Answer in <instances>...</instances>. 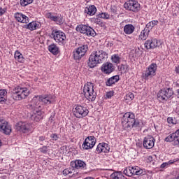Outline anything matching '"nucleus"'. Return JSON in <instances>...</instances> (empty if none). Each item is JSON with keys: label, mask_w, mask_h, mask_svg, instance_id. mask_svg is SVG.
Returning a JSON list of instances; mask_svg holds the SVG:
<instances>
[{"label": "nucleus", "mask_w": 179, "mask_h": 179, "mask_svg": "<svg viewBox=\"0 0 179 179\" xmlns=\"http://www.w3.org/2000/svg\"><path fill=\"white\" fill-rule=\"evenodd\" d=\"M108 58V54L104 50H96L92 52L90 55L87 66L89 68H95L99 64H103Z\"/></svg>", "instance_id": "1"}, {"label": "nucleus", "mask_w": 179, "mask_h": 179, "mask_svg": "<svg viewBox=\"0 0 179 179\" xmlns=\"http://www.w3.org/2000/svg\"><path fill=\"white\" fill-rule=\"evenodd\" d=\"M122 124L124 129H131V128H138L139 127V121H136L135 115L130 112L124 113L122 119Z\"/></svg>", "instance_id": "2"}, {"label": "nucleus", "mask_w": 179, "mask_h": 179, "mask_svg": "<svg viewBox=\"0 0 179 179\" xmlns=\"http://www.w3.org/2000/svg\"><path fill=\"white\" fill-rule=\"evenodd\" d=\"M30 91L26 87H22L20 86L15 87L11 91V97L15 101H20L23 100L29 96Z\"/></svg>", "instance_id": "3"}, {"label": "nucleus", "mask_w": 179, "mask_h": 179, "mask_svg": "<svg viewBox=\"0 0 179 179\" xmlns=\"http://www.w3.org/2000/svg\"><path fill=\"white\" fill-rule=\"evenodd\" d=\"M83 93L89 101H94L97 97V92L94 91L93 83H87L84 85Z\"/></svg>", "instance_id": "4"}, {"label": "nucleus", "mask_w": 179, "mask_h": 179, "mask_svg": "<svg viewBox=\"0 0 179 179\" xmlns=\"http://www.w3.org/2000/svg\"><path fill=\"white\" fill-rule=\"evenodd\" d=\"M123 174L127 177H132V176H145L146 171L138 166H129L124 169Z\"/></svg>", "instance_id": "5"}, {"label": "nucleus", "mask_w": 179, "mask_h": 179, "mask_svg": "<svg viewBox=\"0 0 179 179\" xmlns=\"http://www.w3.org/2000/svg\"><path fill=\"white\" fill-rule=\"evenodd\" d=\"M51 38H54L59 45H65L66 44V36L65 33L61 31L53 30L50 34Z\"/></svg>", "instance_id": "6"}, {"label": "nucleus", "mask_w": 179, "mask_h": 179, "mask_svg": "<svg viewBox=\"0 0 179 179\" xmlns=\"http://www.w3.org/2000/svg\"><path fill=\"white\" fill-rule=\"evenodd\" d=\"M27 107L29 108V110H34V120L36 122L41 121V120L44 117V114L39 109L41 106H40L38 103H36L35 104L29 103L28 104Z\"/></svg>", "instance_id": "7"}, {"label": "nucleus", "mask_w": 179, "mask_h": 179, "mask_svg": "<svg viewBox=\"0 0 179 179\" xmlns=\"http://www.w3.org/2000/svg\"><path fill=\"white\" fill-rule=\"evenodd\" d=\"M88 50L89 45L87 44L80 46L73 52V59H75V61H80V59L85 57Z\"/></svg>", "instance_id": "8"}, {"label": "nucleus", "mask_w": 179, "mask_h": 179, "mask_svg": "<svg viewBox=\"0 0 179 179\" xmlns=\"http://www.w3.org/2000/svg\"><path fill=\"white\" fill-rule=\"evenodd\" d=\"M54 96L52 94H46V95H41L34 96L32 99L31 104H36L37 103V100L43 103V104H45V106H48V104H51L52 101H54Z\"/></svg>", "instance_id": "9"}, {"label": "nucleus", "mask_w": 179, "mask_h": 179, "mask_svg": "<svg viewBox=\"0 0 179 179\" xmlns=\"http://www.w3.org/2000/svg\"><path fill=\"white\" fill-rule=\"evenodd\" d=\"M76 31H79L83 34H85L88 36V37H94L96 36V31L90 26L85 25V24H80L76 27Z\"/></svg>", "instance_id": "10"}, {"label": "nucleus", "mask_w": 179, "mask_h": 179, "mask_svg": "<svg viewBox=\"0 0 179 179\" xmlns=\"http://www.w3.org/2000/svg\"><path fill=\"white\" fill-rule=\"evenodd\" d=\"M73 114L76 118H83L89 114V110L82 105H77L73 109Z\"/></svg>", "instance_id": "11"}, {"label": "nucleus", "mask_w": 179, "mask_h": 179, "mask_svg": "<svg viewBox=\"0 0 179 179\" xmlns=\"http://www.w3.org/2000/svg\"><path fill=\"white\" fill-rule=\"evenodd\" d=\"M174 94V92H173V89L171 88H166L163 89L159 91L157 93V99L159 100V101H167L171 96Z\"/></svg>", "instance_id": "12"}, {"label": "nucleus", "mask_w": 179, "mask_h": 179, "mask_svg": "<svg viewBox=\"0 0 179 179\" xmlns=\"http://www.w3.org/2000/svg\"><path fill=\"white\" fill-rule=\"evenodd\" d=\"M124 8L127 10L136 13L141 10V4L136 0H129L124 3Z\"/></svg>", "instance_id": "13"}, {"label": "nucleus", "mask_w": 179, "mask_h": 179, "mask_svg": "<svg viewBox=\"0 0 179 179\" xmlns=\"http://www.w3.org/2000/svg\"><path fill=\"white\" fill-rule=\"evenodd\" d=\"M0 132L5 135H10L12 132V127L3 119H0Z\"/></svg>", "instance_id": "14"}, {"label": "nucleus", "mask_w": 179, "mask_h": 179, "mask_svg": "<svg viewBox=\"0 0 179 179\" xmlns=\"http://www.w3.org/2000/svg\"><path fill=\"white\" fill-rule=\"evenodd\" d=\"M94 145H96V137L88 136L83 143L82 148L85 150H89V149H92V148L94 147Z\"/></svg>", "instance_id": "15"}, {"label": "nucleus", "mask_w": 179, "mask_h": 179, "mask_svg": "<svg viewBox=\"0 0 179 179\" xmlns=\"http://www.w3.org/2000/svg\"><path fill=\"white\" fill-rule=\"evenodd\" d=\"M30 124L26 122H19L15 125V129L23 134H28V132H30Z\"/></svg>", "instance_id": "16"}, {"label": "nucleus", "mask_w": 179, "mask_h": 179, "mask_svg": "<svg viewBox=\"0 0 179 179\" xmlns=\"http://www.w3.org/2000/svg\"><path fill=\"white\" fill-rule=\"evenodd\" d=\"M162 43L160 41H158L156 38H151V39H148L145 43V48L147 50H152L153 48H157V47H159L161 45Z\"/></svg>", "instance_id": "17"}, {"label": "nucleus", "mask_w": 179, "mask_h": 179, "mask_svg": "<svg viewBox=\"0 0 179 179\" xmlns=\"http://www.w3.org/2000/svg\"><path fill=\"white\" fill-rule=\"evenodd\" d=\"M155 142H156V139L153 136H147L143 139V145L145 149H152L155 146Z\"/></svg>", "instance_id": "18"}, {"label": "nucleus", "mask_w": 179, "mask_h": 179, "mask_svg": "<svg viewBox=\"0 0 179 179\" xmlns=\"http://www.w3.org/2000/svg\"><path fill=\"white\" fill-rule=\"evenodd\" d=\"M156 71H157V64H156V63H152L145 72V78L155 76V75H156Z\"/></svg>", "instance_id": "19"}, {"label": "nucleus", "mask_w": 179, "mask_h": 179, "mask_svg": "<svg viewBox=\"0 0 179 179\" xmlns=\"http://www.w3.org/2000/svg\"><path fill=\"white\" fill-rule=\"evenodd\" d=\"M23 29H27L28 30L33 31V30L41 29V24L37 21H32L27 24H24Z\"/></svg>", "instance_id": "20"}, {"label": "nucleus", "mask_w": 179, "mask_h": 179, "mask_svg": "<svg viewBox=\"0 0 179 179\" xmlns=\"http://www.w3.org/2000/svg\"><path fill=\"white\" fill-rule=\"evenodd\" d=\"M114 65H113L110 62H106L103 64L101 66V71L103 72V73H106L108 75H110L111 72H114L115 71Z\"/></svg>", "instance_id": "21"}, {"label": "nucleus", "mask_w": 179, "mask_h": 179, "mask_svg": "<svg viewBox=\"0 0 179 179\" xmlns=\"http://www.w3.org/2000/svg\"><path fill=\"white\" fill-rule=\"evenodd\" d=\"M71 166L73 167V169H77V170H82L83 169H86V163L80 159H77L74 162H71Z\"/></svg>", "instance_id": "22"}, {"label": "nucleus", "mask_w": 179, "mask_h": 179, "mask_svg": "<svg viewBox=\"0 0 179 179\" xmlns=\"http://www.w3.org/2000/svg\"><path fill=\"white\" fill-rule=\"evenodd\" d=\"M15 19L20 23H29V17L19 13L15 14Z\"/></svg>", "instance_id": "23"}, {"label": "nucleus", "mask_w": 179, "mask_h": 179, "mask_svg": "<svg viewBox=\"0 0 179 179\" xmlns=\"http://www.w3.org/2000/svg\"><path fill=\"white\" fill-rule=\"evenodd\" d=\"M84 12L87 13V15H89V16H93L96 14V12H97V8H96L94 5H91L89 6V7H86Z\"/></svg>", "instance_id": "24"}, {"label": "nucleus", "mask_w": 179, "mask_h": 179, "mask_svg": "<svg viewBox=\"0 0 179 179\" xmlns=\"http://www.w3.org/2000/svg\"><path fill=\"white\" fill-rule=\"evenodd\" d=\"M48 48V51L53 54V55H58L59 54V48L55 43L50 44Z\"/></svg>", "instance_id": "25"}, {"label": "nucleus", "mask_w": 179, "mask_h": 179, "mask_svg": "<svg viewBox=\"0 0 179 179\" xmlns=\"http://www.w3.org/2000/svg\"><path fill=\"white\" fill-rule=\"evenodd\" d=\"M118 80H120V76L116 75L108 79L106 82V86H113V85H115Z\"/></svg>", "instance_id": "26"}, {"label": "nucleus", "mask_w": 179, "mask_h": 179, "mask_svg": "<svg viewBox=\"0 0 179 179\" xmlns=\"http://www.w3.org/2000/svg\"><path fill=\"white\" fill-rule=\"evenodd\" d=\"M124 31L125 34H132L135 31V27L131 24H126L124 27Z\"/></svg>", "instance_id": "27"}, {"label": "nucleus", "mask_w": 179, "mask_h": 179, "mask_svg": "<svg viewBox=\"0 0 179 179\" xmlns=\"http://www.w3.org/2000/svg\"><path fill=\"white\" fill-rule=\"evenodd\" d=\"M165 142H173L175 145H179V138L176 139L173 133L168 136L165 139Z\"/></svg>", "instance_id": "28"}, {"label": "nucleus", "mask_w": 179, "mask_h": 179, "mask_svg": "<svg viewBox=\"0 0 179 179\" xmlns=\"http://www.w3.org/2000/svg\"><path fill=\"white\" fill-rule=\"evenodd\" d=\"M149 33H150V31L148 28H144L139 35V40H146L149 36Z\"/></svg>", "instance_id": "29"}, {"label": "nucleus", "mask_w": 179, "mask_h": 179, "mask_svg": "<svg viewBox=\"0 0 179 179\" xmlns=\"http://www.w3.org/2000/svg\"><path fill=\"white\" fill-rule=\"evenodd\" d=\"M110 178L112 179H127L124 175H122V173L120 171H116L113 172L110 175Z\"/></svg>", "instance_id": "30"}, {"label": "nucleus", "mask_w": 179, "mask_h": 179, "mask_svg": "<svg viewBox=\"0 0 179 179\" xmlns=\"http://www.w3.org/2000/svg\"><path fill=\"white\" fill-rule=\"evenodd\" d=\"M6 94H8L6 90H0V104H5V102L8 100L5 98Z\"/></svg>", "instance_id": "31"}, {"label": "nucleus", "mask_w": 179, "mask_h": 179, "mask_svg": "<svg viewBox=\"0 0 179 179\" xmlns=\"http://www.w3.org/2000/svg\"><path fill=\"white\" fill-rule=\"evenodd\" d=\"M15 59L18 61L19 62L23 63L24 62V57H23V55L19 52V50H16L14 55Z\"/></svg>", "instance_id": "32"}, {"label": "nucleus", "mask_w": 179, "mask_h": 179, "mask_svg": "<svg viewBox=\"0 0 179 179\" xmlns=\"http://www.w3.org/2000/svg\"><path fill=\"white\" fill-rule=\"evenodd\" d=\"M157 23H159V21H157V20H152V21L148 22L146 24L145 28L148 29L150 31V30H152V29H153V27H155V26H157Z\"/></svg>", "instance_id": "33"}, {"label": "nucleus", "mask_w": 179, "mask_h": 179, "mask_svg": "<svg viewBox=\"0 0 179 179\" xmlns=\"http://www.w3.org/2000/svg\"><path fill=\"white\" fill-rule=\"evenodd\" d=\"M101 145L102 146V153H108V152H110V146L108 144L106 143H101Z\"/></svg>", "instance_id": "34"}, {"label": "nucleus", "mask_w": 179, "mask_h": 179, "mask_svg": "<svg viewBox=\"0 0 179 179\" xmlns=\"http://www.w3.org/2000/svg\"><path fill=\"white\" fill-rule=\"evenodd\" d=\"M112 62L115 64H120L121 62V58L118 55H113L111 57Z\"/></svg>", "instance_id": "35"}, {"label": "nucleus", "mask_w": 179, "mask_h": 179, "mask_svg": "<svg viewBox=\"0 0 179 179\" xmlns=\"http://www.w3.org/2000/svg\"><path fill=\"white\" fill-rule=\"evenodd\" d=\"M34 0H20V3L21 6H27L30 3H33Z\"/></svg>", "instance_id": "36"}, {"label": "nucleus", "mask_w": 179, "mask_h": 179, "mask_svg": "<svg viewBox=\"0 0 179 179\" xmlns=\"http://www.w3.org/2000/svg\"><path fill=\"white\" fill-rule=\"evenodd\" d=\"M135 98V95L132 92H129L124 96L125 100H129V101H131Z\"/></svg>", "instance_id": "37"}, {"label": "nucleus", "mask_w": 179, "mask_h": 179, "mask_svg": "<svg viewBox=\"0 0 179 179\" xmlns=\"http://www.w3.org/2000/svg\"><path fill=\"white\" fill-rule=\"evenodd\" d=\"M46 17L48 19H50L52 22H57V16H54L51 13H48V14H46Z\"/></svg>", "instance_id": "38"}, {"label": "nucleus", "mask_w": 179, "mask_h": 179, "mask_svg": "<svg viewBox=\"0 0 179 179\" xmlns=\"http://www.w3.org/2000/svg\"><path fill=\"white\" fill-rule=\"evenodd\" d=\"M98 17H101L102 19H109L110 18V15L107 13H102L101 14H99L97 15Z\"/></svg>", "instance_id": "39"}, {"label": "nucleus", "mask_w": 179, "mask_h": 179, "mask_svg": "<svg viewBox=\"0 0 179 179\" xmlns=\"http://www.w3.org/2000/svg\"><path fill=\"white\" fill-rule=\"evenodd\" d=\"M168 124H172V125H176L177 124V120H176V118H173L171 117H169L167 118Z\"/></svg>", "instance_id": "40"}, {"label": "nucleus", "mask_w": 179, "mask_h": 179, "mask_svg": "<svg viewBox=\"0 0 179 179\" xmlns=\"http://www.w3.org/2000/svg\"><path fill=\"white\" fill-rule=\"evenodd\" d=\"M72 171H73L72 169H66L63 171V174L64 176H69V174H72Z\"/></svg>", "instance_id": "41"}, {"label": "nucleus", "mask_w": 179, "mask_h": 179, "mask_svg": "<svg viewBox=\"0 0 179 179\" xmlns=\"http://www.w3.org/2000/svg\"><path fill=\"white\" fill-rule=\"evenodd\" d=\"M101 148H103V146L101 145V143H100L99 144H98V145H97V147L96 148L95 153H98V154L103 153Z\"/></svg>", "instance_id": "42"}, {"label": "nucleus", "mask_w": 179, "mask_h": 179, "mask_svg": "<svg viewBox=\"0 0 179 179\" xmlns=\"http://www.w3.org/2000/svg\"><path fill=\"white\" fill-rule=\"evenodd\" d=\"M39 150H40L41 153H43V155H45L48 152V147L43 146L42 148H41L39 149Z\"/></svg>", "instance_id": "43"}, {"label": "nucleus", "mask_w": 179, "mask_h": 179, "mask_svg": "<svg viewBox=\"0 0 179 179\" xmlns=\"http://www.w3.org/2000/svg\"><path fill=\"white\" fill-rule=\"evenodd\" d=\"M57 24H62L64 23V17H62L61 15H58L57 17Z\"/></svg>", "instance_id": "44"}, {"label": "nucleus", "mask_w": 179, "mask_h": 179, "mask_svg": "<svg viewBox=\"0 0 179 179\" xmlns=\"http://www.w3.org/2000/svg\"><path fill=\"white\" fill-rule=\"evenodd\" d=\"M110 12L113 15H115L117 13V7L115 6H111Z\"/></svg>", "instance_id": "45"}, {"label": "nucleus", "mask_w": 179, "mask_h": 179, "mask_svg": "<svg viewBox=\"0 0 179 179\" xmlns=\"http://www.w3.org/2000/svg\"><path fill=\"white\" fill-rule=\"evenodd\" d=\"M106 96V99H111V97L114 96V92L113 91L108 92Z\"/></svg>", "instance_id": "46"}, {"label": "nucleus", "mask_w": 179, "mask_h": 179, "mask_svg": "<svg viewBox=\"0 0 179 179\" xmlns=\"http://www.w3.org/2000/svg\"><path fill=\"white\" fill-rule=\"evenodd\" d=\"M51 139H52V141H58V135L57 134H52L50 136Z\"/></svg>", "instance_id": "47"}, {"label": "nucleus", "mask_w": 179, "mask_h": 179, "mask_svg": "<svg viewBox=\"0 0 179 179\" xmlns=\"http://www.w3.org/2000/svg\"><path fill=\"white\" fill-rule=\"evenodd\" d=\"M6 8H2V7L0 6V16H2L3 15H5L6 13Z\"/></svg>", "instance_id": "48"}, {"label": "nucleus", "mask_w": 179, "mask_h": 179, "mask_svg": "<svg viewBox=\"0 0 179 179\" xmlns=\"http://www.w3.org/2000/svg\"><path fill=\"white\" fill-rule=\"evenodd\" d=\"M174 11H173V13L174 15H176V16H177L178 15H179V6H174Z\"/></svg>", "instance_id": "49"}, {"label": "nucleus", "mask_w": 179, "mask_h": 179, "mask_svg": "<svg viewBox=\"0 0 179 179\" xmlns=\"http://www.w3.org/2000/svg\"><path fill=\"white\" fill-rule=\"evenodd\" d=\"M173 136H175V139H179V129H178L176 132L173 133Z\"/></svg>", "instance_id": "50"}, {"label": "nucleus", "mask_w": 179, "mask_h": 179, "mask_svg": "<svg viewBox=\"0 0 179 179\" xmlns=\"http://www.w3.org/2000/svg\"><path fill=\"white\" fill-rule=\"evenodd\" d=\"M176 162H177L176 159H171L166 163H167L168 166H169V164H173L174 163H176Z\"/></svg>", "instance_id": "51"}, {"label": "nucleus", "mask_w": 179, "mask_h": 179, "mask_svg": "<svg viewBox=\"0 0 179 179\" xmlns=\"http://www.w3.org/2000/svg\"><path fill=\"white\" fill-rule=\"evenodd\" d=\"M120 71H124L125 70V66L124 64H122L121 66H118Z\"/></svg>", "instance_id": "52"}, {"label": "nucleus", "mask_w": 179, "mask_h": 179, "mask_svg": "<svg viewBox=\"0 0 179 179\" xmlns=\"http://www.w3.org/2000/svg\"><path fill=\"white\" fill-rule=\"evenodd\" d=\"M169 166V164H167V162H164L161 165V169H164L165 167H167Z\"/></svg>", "instance_id": "53"}, {"label": "nucleus", "mask_w": 179, "mask_h": 179, "mask_svg": "<svg viewBox=\"0 0 179 179\" xmlns=\"http://www.w3.org/2000/svg\"><path fill=\"white\" fill-rule=\"evenodd\" d=\"M39 141H40V142H44V141H45V136H40L39 137Z\"/></svg>", "instance_id": "54"}, {"label": "nucleus", "mask_w": 179, "mask_h": 179, "mask_svg": "<svg viewBox=\"0 0 179 179\" xmlns=\"http://www.w3.org/2000/svg\"><path fill=\"white\" fill-rule=\"evenodd\" d=\"M95 23H97V24H103V22H101L99 19H96Z\"/></svg>", "instance_id": "55"}, {"label": "nucleus", "mask_w": 179, "mask_h": 179, "mask_svg": "<svg viewBox=\"0 0 179 179\" xmlns=\"http://www.w3.org/2000/svg\"><path fill=\"white\" fill-rule=\"evenodd\" d=\"M49 122H50V124H52V122H54V117L50 116L49 117Z\"/></svg>", "instance_id": "56"}, {"label": "nucleus", "mask_w": 179, "mask_h": 179, "mask_svg": "<svg viewBox=\"0 0 179 179\" xmlns=\"http://www.w3.org/2000/svg\"><path fill=\"white\" fill-rule=\"evenodd\" d=\"M175 71L176 72V73H179V66H176Z\"/></svg>", "instance_id": "57"}, {"label": "nucleus", "mask_w": 179, "mask_h": 179, "mask_svg": "<svg viewBox=\"0 0 179 179\" xmlns=\"http://www.w3.org/2000/svg\"><path fill=\"white\" fill-rule=\"evenodd\" d=\"M176 93L178 94L177 96L178 98L179 99V89L176 90Z\"/></svg>", "instance_id": "58"}, {"label": "nucleus", "mask_w": 179, "mask_h": 179, "mask_svg": "<svg viewBox=\"0 0 179 179\" xmlns=\"http://www.w3.org/2000/svg\"><path fill=\"white\" fill-rule=\"evenodd\" d=\"M177 34H178V36H179V28L178 29Z\"/></svg>", "instance_id": "59"}, {"label": "nucleus", "mask_w": 179, "mask_h": 179, "mask_svg": "<svg viewBox=\"0 0 179 179\" xmlns=\"http://www.w3.org/2000/svg\"><path fill=\"white\" fill-rule=\"evenodd\" d=\"M2 146V141L0 140V148Z\"/></svg>", "instance_id": "60"}, {"label": "nucleus", "mask_w": 179, "mask_h": 179, "mask_svg": "<svg viewBox=\"0 0 179 179\" xmlns=\"http://www.w3.org/2000/svg\"><path fill=\"white\" fill-rule=\"evenodd\" d=\"M10 103H13V101H10Z\"/></svg>", "instance_id": "61"}, {"label": "nucleus", "mask_w": 179, "mask_h": 179, "mask_svg": "<svg viewBox=\"0 0 179 179\" xmlns=\"http://www.w3.org/2000/svg\"><path fill=\"white\" fill-rule=\"evenodd\" d=\"M149 159H152V157H149Z\"/></svg>", "instance_id": "62"}]
</instances>
